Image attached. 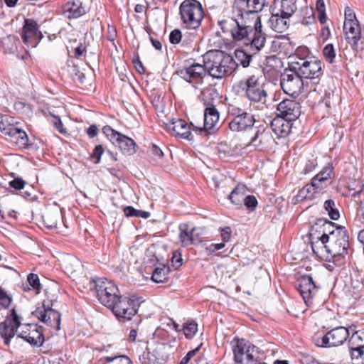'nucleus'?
Listing matches in <instances>:
<instances>
[{
  "label": "nucleus",
  "instance_id": "nucleus-1",
  "mask_svg": "<svg viewBox=\"0 0 364 364\" xmlns=\"http://www.w3.org/2000/svg\"><path fill=\"white\" fill-rule=\"evenodd\" d=\"M265 3L266 0H235L233 16L223 17L218 20V25L223 33L229 35L233 41L259 51L266 43V34L259 14Z\"/></svg>",
  "mask_w": 364,
  "mask_h": 364
},
{
  "label": "nucleus",
  "instance_id": "nucleus-2",
  "mask_svg": "<svg viewBox=\"0 0 364 364\" xmlns=\"http://www.w3.org/2000/svg\"><path fill=\"white\" fill-rule=\"evenodd\" d=\"M17 333L18 338L23 339L33 346H41L45 341L41 326L35 323L21 325V317L12 309L5 320L0 322V336L4 345L9 346L11 340Z\"/></svg>",
  "mask_w": 364,
  "mask_h": 364
},
{
  "label": "nucleus",
  "instance_id": "nucleus-3",
  "mask_svg": "<svg viewBox=\"0 0 364 364\" xmlns=\"http://www.w3.org/2000/svg\"><path fill=\"white\" fill-rule=\"evenodd\" d=\"M208 74L215 79L228 77L235 73L238 63L233 57L220 50H210L203 55Z\"/></svg>",
  "mask_w": 364,
  "mask_h": 364
},
{
  "label": "nucleus",
  "instance_id": "nucleus-4",
  "mask_svg": "<svg viewBox=\"0 0 364 364\" xmlns=\"http://www.w3.org/2000/svg\"><path fill=\"white\" fill-rule=\"evenodd\" d=\"M308 53L305 48L296 51L294 60L291 63L294 70L299 73L301 78L310 80L313 84H318L323 75L321 62L313 57H300L301 53Z\"/></svg>",
  "mask_w": 364,
  "mask_h": 364
},
{
  "label": "nucleus",
  "instance_id": "nucleus-5",
  "mask_svg": "<svg viewBox=\"0 0 364 364\" xmlns=\"http://www.w3.org/2000/svg\"><path fill=\"white\" fill-rule=\"evenodd\" d=\"M349 247V235L348 230L343 226H340L338 230L331 235L328 241L321 249L320 254L323 255L325 251L327 254L326 259L330 261V258L344 257L348 254Z\"/></svg>",
  "mask_w": 364,
  "mask_h": 364
},
{
  "label": "nucleus",
  "instance_id": "nucleus-6",
  "mask_svg": "<svg viewBox=\"0 0 364 364\" xmlns=\"http://www.w3.org/2000/svg\"><path fill=\"white\" fill-rule=\"evenodd\" d=\"M228 127L235 132H246L251 129L257 122L255 114L234 105L228 107Z\"/></svg>",
  "mask_w": 364,
  "mask_h": 364
},
{
  "label": "nucleus",
  "instance_id": "nucleus-7",
  "mask_svg": "<svg viewBox=\"0 0 364 364\" xmlns=\"http://www.w3.org/2000/svg\"><path fill=\"white\" fill-rule=\"evenodd\" d=\"M179 14L183 24L186 28L196 29L201 25L204 10L198 0H184L179 6Z\"/></svg>",
  "mask_w": 364,
  "mask_h": 364
},
{
  "label": "nucleus",
  "instance_id": "nucleus-8",
  "mask_svg": "<svg viewBox=\"0 0 364 364\" xmlns=\"http://www.w3.org/2000/svg\"><path fill=\"white\" fill-rule=\"evenodd\" d=\"M91 285L92 288H95L100 302L109 309L114 306L116 301L121 296L117 286L105 278H98L94 280Z\"/></svg>",
  "mask_w": 364,
  "mask_h": 364
},
{
  "label": "nucleus",
  "instance_id": "nucleus-9",
  "mask_svg": "<svg viewBox=\"0 0 364 364\" xmlns=\"http://www.w3.org/2000/svg\"><path fill=\"white\" fill-rule=\"evenodd\" d=\"M242 90L245 92V97L247 99L250 105L258 104V107L265 105L267 93L259 77L255 75L249 76L243 83Z\"/></svg>",
  "mask_w": 364,
  "mask_h": 364
},
{
  "label": "nucleus",
  "instance_id": "nucleus-10",
  "mask_svg": "<svg viewBox=\"0 0 364 364\" xmlns=\"http://www.w3.org/2000/svg\"><path fill=\"white\" fill-rule=\"evenodd\" d=\"M280 86L284 93L294 97H298L303 92V79L291 65L281 74Z\"/></svg>",
  "mask_w": 364,
  "mask_h": 364
},
{
  "label": "nucleus",
  "instance_id": "nucleus-11",
  "mask_svg": "<svg viewBox=\"0 0 364 364\" xmlns=\"http://www.w3.org/2000/svg\"><path fill=\"white\" fill-rule=\"evenodd\" d=\"M114 306L110 309L120 321H129L134 316L139 306V301L136 296L127 297L120 296Z\"/></svg>",
  "mask_w": 364,
  "mask_h": 364
},
{
  "label": "nucleus",
  "instance_id": "nucleus-12",
  "mask_svg": "<svg viewBox=\"0 0 364 364\" xmlns=\"http://www.w3.org/2000/svg\"><path fill=\"white\" fill-rule=\"evenodd\" d=\"M33 315L48 326L60 329V314L50 306V301H43L41 306L36 307Z\"/></svg>",
  "mask_w": 364,
  "mask_h": 364
},
{
  "label": "nucleus",
  "instance_id": "nucleus-13",
  "mask_svg": "<svg viewBox=\"0 0 364 364\" xmlns=\"http://www.w3.org/2000/svg\"><path fill=\"white\" fill-rule=\"evenodd\" d=\"M348 338L346 327L338 326L328 331L323 336L317 338L315 344L321 348H331L343 345Z\"/></svg>",
  "mask_w": 364,
  "mask_h": 364
},
{
  "label": "nucleus",
  "instance_id": "nucleus-14",
  "mask_svg": "<svg viewBox=\"0 0 364 364\" xmlns=\"http://www.w3.org/2000/svg\"><path fill=\"white\" fill-rule=\"evenodd\" d=\"M208 73L205 63H193L183 68L178 69L176 74L185 81L193 85L196 88L197 85L203 82V79Z\"/></svg>",
  "mask_w": 364,
  "mask_h": 364
},
{
  "label": "nucleus",
  "instance_id": "nucleus-15",
  "mask_svg": "<svg viewBox=\"0 0 364 364\" xmlns=\"http://www.w3.org/2000/svg\"><path fill=\"white\" fill-rule=\"evenodd\" d=\"M343 31L348 43L353 50H364V36L361 34L358 21H344Z\"/></svg>",
  "mask_w": 364,
  "mask_h": 364
},
{
  "label": "nucleus",
  "instance_id": "nucleus-16",
  "mask_svg": "<svg viewBox=\"0 0 364 364\" xmlns=\"http://www.w3.org/2000/svg\"><path fill=\"white\" fill-rule=\"evenodd\" d=\"M204 124L203 128L196 127L194 130L201 135L208 136L213 133L219 121L220 114L215 107L210 102L204 101Z\"/></svg>",
  "mask_w": 364,
  "mask_h": 364
},
{
  "label": "nucleus",
  "instance_id": "nucleus-17",
  "mask_svg": "<svg viewBox=\"0 0 364 364\" xmlns=\"http://www.w3.org/2000/svg\"><path fill=\"white\" fill-rule=\"evenodd\" d=\"M301 105L296 100L285 99L277 106V115L288 121L294 122L301 115Z\"/></svg>",
  "mask_w": 364,
  "mask_h": 364
},
{
  "label": "nucleus",
  "instance_id": "nucleus-18",
  "mask_svg": "<svg viewBox=\"0 0 364 364\" xmlns=\"http://www.w3.org/2000/svg\"><path fill=\"white\" fill-rule=\"evenodd\" d=\"M164 348V343L155 341L148 342L145 350L139 357L140 364H160L161 354Z\"/></svg>",
  "mask_w": 364,
  "mask_h": 364
},
{
  "label": "nucleus",
  "instance_id": "nucleus-19",
  "mask_svg": "<svg viewBox=\"0 0 364 364\" xmlns=\"http://www.w3.org/2000/svg\"><path fill=\"white\" fill-rule=\"evenodd\" d=\"M274 142L273 136L268 128L257 127L254 136L251 138L250 145L256 150L263 151L270 149Z\"/></svg>",
  "mask_w": 364,
  "mask_h": 364
},
{
  "label": "nucleus",
  "instance_id": "nucleus-20",
  "mask_svg": "<svg viewBox=\"0 0 364 364\" xmlns=\"http://www.w3.org/2000/svg\"><path fill=\"white\" fill-rule=\"evenodd\" d=\"M295 287L300 293L304 302L308 304L316 294L318 287L310 275H303L299 277L295 283Z\"/></svg>",
  "mask_w": 364,
  "mask_h": 364
},
{
  "label": "nucleus",
  "instance_id": "nucleus-21",
  "mask_svg": "<svg viewBox=\"0 0 364 364\" xmlns=\"http://www.w3.org/2000/svg\"><path fill=\"white\" fill-rule=\"evenodd\" d=\"M21 38L24 43H33L35 45L43 38L42 33L38 30V25L35 20L31 18L25 19Z\"/></svg>",
  "mask_w": 364,
  "mask_h": 364
},
{
  "label": "nucleus",
  "instance_id": "nucleus-22",
  "mask_svg": "<svg viewBox=\"0 0 364 364\" xmlns=\"http://www.w3.org/2000/svg\"><path fill=\"white\" fill-rule=\"evenodd\" d=\"M334 177V167L331 163H328L312 178V186L316 193H321L328 186V182Z\"/></svg>",
  "mask_w": 364,
  "mask_h": 364
},
{
  "label": "nucleus",
  "instance_id": "nucleus-23",
  "mask_svg": "<svg viewBox=\"0 0 364 364\" xmlns=\"http://www.w3.org/2000/svg\"><path fill=\"white\" fill-rule=\"evenodd\" d=\"M167 130L176 137L192 140L193 135L188 124L181 119H173L166 124Z\"/></svg>",
  "mask_w": 364,
  "mask_h": 364
},
{
  "label": "nucleus",
  "instance_id": "nucleus-24",
  "mask_svg": "<svg viewBox=\"0 0 364 364\" xmlns=\"http://www.w3.org/2000/svg\"><path fill=\"white\" fill-rule=\"evenodd\" d=\"M319 223H321L323 227V234L320 237V241L316 243H312L311 247L314 254L319 255L320 252L318 250L319 247H323L326 243L330 240V237L332 234L338 230V228L341 225H336V224L328 220L319 219L318 220Z\"/></svg>",
  "mask_w": 364,
  "mask_h": 364
},
{
  "label": "nucleus",
  "instance_id": "nucleus-25",
  "mask_svg": "<svg viewBox=\"0 0 364 364\" xmlns=\"http://www.w3.org/2000/svg\"><path fill=\"white\" fill-rule=\"evenodd\" d=\"M63 14L69 19L77 18L87 12L81 0H70L63 6Z\"/></svg>",
  "mask_w": 364,
  "mask_h": 364
},
{
  "label": "nucleus",
  "instance_id": "nucleus-26",
  "mask_svg": "<svg viewBox=\"0 0 364 364\" xmlns=\"http://www.w3.org/2000/svg\"><path fill=\"white\" fill-rule=\"evenodd\" d=\"M292 122L277 115L271 122V129L278 137L284 138L290 134Z\"/></svg>",
  "mask_w": 364,
  "mask_h": 364
},
{
  "label": "nucleus",
  "instance_id": "nucleus-27",
  "mask_svg": "<svg viewBox=\"0 0 364 364\" xmlns=\"http://www.w3.org/2000/svg\"><path fill=\"white\" fill-rule=\"evenodd\" d=\"M119 148L122 154L131 156L136 153L137 145L130 137L120 133L112 144Z\"/></svg>",
  "mask_w": 364,
  "mask_h": 364
},
{
  "label": "nucleus",
  "instance_id": "nucleus-28",
  "mask_svg": "<svg viewBox=\"0 0 364 364\" xmlns=\"http://www.w3.org/2000/svg\"><path fill=\"white\" fill-rule=\"evenodd\" d=\"M290 18L284 16L279 12H272L269 20L272 28L277 33H282L288 29L290 25Z\"/></svg>",
  "mask_w": 364,
  "mask_h": 364
},
{
  "label": "nucleus",
  "instance_id": "nucleus-29",
  "mask_svg": "<svg viewBox=\"0 0 364 364\" xmlns=\"http://www.w3.org/2000/svg\"><path fill=\"white\" fill-rule=\"evenodd\" d=\"M247 187L245 185L239 183L228 195V198L231 203L237 208H242L245 198L247 196Z\"/></svg>",
  "mask_w": 364,
  "mask_h": 364
},
{
  "label": "nucleus",
  "instance_id": "nucleus-30",
  "mask_svg": "<svg viewBox=\"0 0 364 364\" xmlns=\"http://www.w3.org/2000/svg\"><path fill=\"white\" fill-rule=\"evenodd\" d=\"M294 48L290 38L285 36L275 38L272 43V49L274 52L291 53Z\"/></svg>",
  "mask_w": 364,
  "mask_h": 364
},
{
  "label": "nucleus",
  "instance_id": "nucleus-31",
  "mask_svg": "<svg viewBox=\"0 0 364 364\" xmlns=\"http://www.w3.org/2000/svg\"><path fill=\"white\" fill-rule=\"evenodd\" d=\"M249 344L245 339L235 338L233 340L232 345L235 363L240 364L244 362L246 350L248 348Z\"/></svg>",
  "mask_w": 364,
  "mask_h": 364
},
{
  "label": "nucleus",
  "instance_id": "nucleus-32",
  "mask_svg": "<svg viewBox=\"0 0 364 364\" xmlns=\"http://www.w3.org/2000/svg\"><path fill=\"white\" fill-rule=\"evenodd\" d=\"M179 239L184 246L196 243L195 232L197 231V229L196 228L190 230L188 225L186 223H183L179 225Z\"/></svg>",
  "mask_w": 364,
  "mask_h": 364
},
{
  "label": "nucleus",
  "instance_id": "nucleus-33",
  "mask_svg": "<svg viewBox=\"0 0 364 364\" xmlns=\"http://www.w3.org/2000/svg\"><path fill=\"white\" fill-rule=\"evenodd\" d=\"M348 346L353 353H357L364 348V329L353 333L349 338Z\"/></svg>",
  "mask_w": 364,
  "mask_h": 364
},
{
  "label": "nucleus",
  "instance_id": "nucleus-34",
  "mask_svg": "<svg viewBox=\"0 0 364 364\" xmlns=\"http://www.w3.org/2000/svg\"><path fill=\"white\" fill-rule=\"evenodd\" d=\"M297 23L307 26L315 22V12L312 7L304 6L299 13V16L296 20Z\"/></svg>",
  "mask_w": 364,
  "mask_h": 364
},
{
  "label": "nucleus",
  "instance_id": "nucleus-35",
  "mask_svg": "<svg viewBox=\"0 0 364 364\" xmlns=\"http://www.w3.org/2000/svg\"><path fill=\"white\" fill-rule=\"evenodd\" d=\"M297 10L296 0H282L280 9L277 11L284 16L291 18Z\"/></svg>",
  "mask_w": 364,
  "mask_h": 364
},
{
  "label": "nucleus",
  "instance_id": "nucleus-36",
  "mask_svg": "<svg viewBox=\"0 0 364 364\" xmlns=\"http://www.w3.org/2000/svg\"><path fill=\"white\" fill-rule=\"evenodd\" d=\"M257 354V348L251 344L248 345V348L246 350L245 357L244 362L241 364H266L262 362Z\"/></svg>",
  "mask_w": 364,
  "mask_h": 364
},
{
  "label": "nucleus",
  "instance_id": "nucleus-37",
  "mask_svg": "<svg viewBox=\"0 0 364 364\" xmlns=\"http://www.w3.org/2000/svg\"><path fill=\"white\" fill-rule=\"evenodd\" d=\"M16 134L11 137V141L20 149H28L30 146L28 144V137L26 132L21 129L15 131Z\"/></svg>",
  "mask_w": 364,
  "mask_h": 364
},
{
  "label": "nucleus",
  "instance_id": "nucleus-38",
  "mask_svg": "<svg viewBox=\"0 0 364 364\" xmlns=\"http://www.w3.org/2000/svg\"><path fill=\"white\" fill-rule=\"evenodd\" d=\"M186 38H188L190 41H193L196 38V33H186L182 34L181 30L178 28L173 29L169 35V41L171 44H178L182 39L185 41Z\"/></svg>",
  "mask_w": 364,
  "mask_h": 364
},
{
  "label": "nucleus",
  "instance_id": "nucleus-39",
  "mask_svg": "<svg viewBox=\"0 0 364 364\" xmlns=\"http://www.w3.org/2000/svg\"><path fill=\"white\" fill-rule=\"evenodd\" d=\"M101 360L102 364H133L132 360L125 355L105 356Z\"/></svg>",
  "mask_w": 364,
  "mask_h": 364
},
{
  "label": "nucleus",
  "instance_id": "nucleus-40",
  "mask_svg": "<svg viewBox=\"0 0 364 364\" xmlns=\"http://www.w3.org/2000/svg\"><path fill=\"white\" fill-rule=\"evenodd\" d=\"M323 208L328 213V216L333 220H338L340 213L336 206V203L332 199L326 200L323 203Z\"/></svg>",
  "mask_w": 364,
  "mask_h": 364
},
{
  "label": "nucleus",
  "instance_id": "nucleus-41",
  "mask_svg": "<svg viewBox=\"0 0 364 364\" xmlns=\"http://www.w3.org/2000/svg\"><path fill=\"white\" fill-rule=\"evenodd\" d=\"M168 270L164 265L162 267H156L152 273L151 279L156 283L166 282L168 279Z\"/></svg>",
  "mask_w": 364,
  "mask_h": 364
},
{
  "label": "nucleus",
  "instance_id": "nucleus-42",
  "mask_svg": "<svg viewBox=\"0 0 364 364\" xmlns=\"http://www.w3.org/2000/svg\"><path fill=\"white\" fill-rule=\"evenodd\" d=\"M235 55L237 60L243 68H247L252 60V55L247 53L243 50H236Z\"/></svg>",
  "mask_w": 364,
  "mask_h": 364
},
{
  "label": "nucleus",
  "instance_id": "nucleus-43",
  "mask_svg": "<svg viewBox=\"0 0 364 364\" xmlns=\"http://www.w3.org/2000/svg\"><path fill=\"white\" fill-rule=\"evenodd\" d=\"M183 331L186 338L191 339L196 335L198 331V324L194 321L186 323L183 326Z\"/></svg>",
  "mask_w": 364,
  "mask_h": 364
},
{
  "label": "nucleus",
  "instance_id": "nucleus-44",
  "mask_svg": "<svg viewBox=\"0 0 364 364\" xmlns=\"http://www.w3.org/2000/svg\"><path fill=\"white\" fill-rule=\"evenodd\" d=\"M323 55L326 60L332 64L334 62V59L336 56V50L332 43H328L323 49Z\"/></svg>",
  "mask_w": 364,
  "mask_h": 364
},
{
  "label": "nucleus",
  "instance_id": "nucleus-45",
  "mask_svg": "<svg viewBox=\"0 0 364 364\" xmlns=\"http://www.w3.org/2000/svg\"><path fill=\"white\" fill-rule=\"evenodd\" d=\"M316 8L318 12V18L321 24L326 23L327 16L326 14V7L323 0H317L316 2Z\"/></svg>",
  "mask_w": 364,
  "mask_h": 364
},
{
  "label": "nucleus",
  "instance_id": "nucleus-46",
  "mask_svg": "<svg viewBox=\"0 0 364 364\" xmlns=\"http://www.w3.org/2000/svg\"><path fill=\"white\" fill-rule=\"evenodd\" d=\"M12 302V296L4 289L0 287V307L8 309Z\"/></svg>",
  "mask_w": 364,
  "mask_h": 364
},
{
  "label": "nucleus",
  "instance_id": "nucleus-47",
  "mask_svg": "<svg viewBox=\"0 0 364 364\" xmlns=\"http://www.w3.org/2000/svg\"><path fill=\"white\" fill-rule=\"evenodd\" d=\"M337 100L338 96L335 95L333 91H328L326 92L321 103L324 104L328 109H330L336 105Z\"/></svg>",
  "mask_w": 364,
  "mask_h": 364
},
{
  "label": "nucleus",
  "instance_id": "nucleus-48",
  "mask_svg": "<svg viewBox=\"0 0 364 364\" xmlns=\"http://www.w3.org/2000/svg\"><path fill=\"white\" fill-rule=\"evenodd\" d=\"M58 218V213H47L43 216L44 224L48 229L56 228Z\"/></svg>",
  "mask_w": 364,
  "mask_h": 364
},
{
  "label": "nucleus",
  "instance_id": "nucleus-49",
  "mask_svg": "<svg viewBox=\"0 0 364 364\" xmlns=\"http://www.w3.org/2000/svg\"><path fill=\"white\" fill-rule=\"evenodd\" d=\"M16 38L14 36H8L3 38L1 43L4 50L6 51L11 53L16 48L15 46Z\"/></svg>",
  "mask_w": 364,
  "mask_h": 364
},
{
  "label": "nucleus",
  "instance_id": "nucleus-50",
  "mask_svg": "<svg viewBox=\"0 0 364 364\" xmlns=\"http://www.w3.org/2000/svg\"><path fill=\"white\" fill-rule=\"evenodd\" d=\"M18 129V128L15 127L14 126H13L11 124H9L4 122V121H1L0 122L1 132L4 134L9 136L11 137H12L14 136V134H16L15 131H17Z\"/></svg>",
  "mask_w": 364,
  "mask_h": 364
},
{
  "label": "nucleus",
  "instance_id": "nucleus-51",
  "mask_svg": "<svg viewBox=\"0 0 364 364\" xmlns=\"http://www.w3.org/2000/svg\"><path fill=\"white\" fill-rule=\"evenodd\" d=\"M102 132L112 144L114 141L115 139L120 134V132L114 130L109 125H105L103 127Z\"/></svg>",
  "mask_w": 364,
  "mask_h": 364
},
{
  "label": "nucleus",
  "instance_id": "nucleus-52",
  "mask_svg": "<svg viewBox=\"0 0 364 364\" xmlns=\"http://www.w3.org/2000/svg\"><path fill=\"white\" fill-rule=\"evenodd\" d=\"M257 203H258L257 200L255 196L247 195L245 198L243 205H245V207L248 210H254L255 209V208L257 207Z\"/></svg>",
  "mask_w": 364,
  "mask_h": 364
},
{
  "label": "nucleus",
  "instance_id": "nucleus-53",
  "mask_svg": "<svg viewBox=\"0 0 364 364\" xmlns=\"http://www.w3.org/2000/svg\"><path fill=\"white\" fill-rule=\"evenodd\" d=\"M27 281L31 287H33V289L38 290L41 287V284L40 283L39 277L36 274H29L27 277Z\"/></svg>",
  "mask_w": 364,
  "mask_h": 364
},
{
  "label": "nucleus",
  "instance_id": "nucleus-54",
  "mask_svg": "<svg viewBox=\"0 0 364 364\" xmlns=\"http://www.w3.org/2000/svg\"><path fill=\"white\" fill-rule=\"evenodd\" d=\"M183 264V259L180 252L174 251L171 257V265L175 269H178Z\"/></svg>",
  "mask_w": 364,
  "mask_h": 364
},
{
  "label": "nucleus",
  "instance_id": "nucleus-55",
  "mask_svg": "<svg viewBox=\"0 0 364 364\" xmlns=\"http://www.w3.org/2000/svg\"><path fill=\"white\" fill-rule=\"evenodd\" d=\"M103 153H104V148H103L102 145L99 144L95 147V149H93L92 153L91 154V156H92V158L95 159V161H94V163L95 164H97L100 162L101 156L103 154Z\"/></svg>",
  "mask_w": 364,
  "mask_h": 364
},
{
  "label": "nucleus",
  "instance_id": "nucleus-56",
  "mask_svg": "<svg viewBox=\"0 0 364 364\" xmlns=\"http://www.w3.org/2000/svg\"><path fill=\"white\" fill-rule=\"evenodd\" d=\"M124 168L123 164H117L116 167L108 168V172L117 179H120L122 177V172Z\"/></svg>",
  "mask_w": 364,
  "mask_h": 364
},
{
  "label": "nucleus",
  "instance_id": "nucleus-57",
  "mask_svg": "<svg viewBox=\"0 0 364 364\" xmlns=\"http://www.w3.org/2000/svg\"><path fill=\"white\" fill-rule=\"evenodd\" d=\"M317 166H318V163H317L316 159L308 160L305 164V166L304 167L302 173L304 174H308V173L312 172L316 168V167Z\"/></svg>",
  "mask_w": 364,
  "mask_h": 364
},
{
  "label": "nucleus",
  "instance_id": "nucleus-58",
  "mask_svg": "<svg viewBox=\"0 0 364 364\" xmlns=\"http://www.w3.org/2000/svg\"><path fill=\"white\" fill-rule=\"evenodd\" d=\"M117 32L115 26L108 25L107 31V38L114 45V40L117 37Z\"/></svg>",
  "mask_w": 364,
  "mask_h": 364
},
{
  "label": "nucleus",
  "instance_id": "nucleus-59",
  "mask_svg": "<svg viewBox=\"0 0 364 364\" xmlns=\"http://www.w3.org/2000/svg\"><path fill=\"white\" fill-rule=\"evenodd\" d=\"M25 184V181L21 178H16L9 182V186L16 190H21L23 188Z\"/></svg>",
  "mask_w": 364,
  "mask_h": 364
},
{
  "label": "nucleus",
  "instance_id": "nucleus-60",
  "mask_svg": "<svg viewBox=\"0 0 364 364\" xmlns=\"http://www.w3.org/2000/svg\"><path fill=\"white\" fill-rule=\"evenodd\" d=\"M200 346L187 353V354L181 359L179 364H188L191 359L194 357L196 353L200 350Z\"/></svg>",
  "mask_w": 364,
  "mask_h": 364
},
{
  "label": "nucleus",
  "instance_id": "nucleus-61",
  "mask_svg": "<svg viewBox=\"0 0 364 364\" xmlns=\"http://www.w3.org/2000/svg\"><path fill=\"white\" fill-rule=\"evenodd\" d=\"M53 124L55 128L61 134H66V129L64 128L61 119L58 117H55L53 119Z\"/></svg>",
  "mask_w": 364,
  "mask_h": 364
},
{
  "label": "nucleus",
  "instance_id": "nucleus-62",
  "mask_svg": "<svg viewBox=\"0 0 364 364\" xmlns=\"http://www.w3.org/2000/svg\"><path fill=\"white\" fill-rule=\"evenodd\" d=\"M231 228L230 227H225L223 228H220V236L223 242H227L230 240L231 237Z\"/></svg>",
  "mask_w": 364,
  "mask_h": 364
},
{
  "label": "nucleus",
  "instance_id": "nucleus-63",
  "mask_svg": "<svg viewBox=\"0 0 364 364\" xmlns=\"http://www.w3.org/2000/svg\"><path fill=\"white\" fill-rule=\"evenodd\" d=\"M149 151L151 155L159 159L162 158L164 156V153L161 151V149L158 146L154 144H151L149 146Z\"/></svg>",
  "mask_w": 364,
  "mask_h": 364
},
{
  "label": "nucleus",
  "instance_id": "nucleus-64",
  "mask_svg": "<svg viewBox=\"0 0 364 364\" xmlns=\"http://www.w3.org/2000/svg\"><path fill=\"white\" fill-rule=\"evenodd\" d=\"M345 21H358L353 11L348 7L345 10Z\"/></svg>",
  "mask_w": 364,
  "mask_h": 364
}]
</instances>
